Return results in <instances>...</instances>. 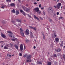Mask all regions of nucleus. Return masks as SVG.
Returning <instances> with one entry per match:
<instances>
[{
    "label": "nucleus",
    "mask_w": 65,
    "mask_h": 65,
    "mask_svg": "<svg viewBox=\"0 0 65 65\" xmlns=\"http://www.w3.org/2000/svg\"><path fill=\"white\" fill-rule=\"evenodd\" d=\"M59 12H57V15H59Z\"/></svg>",
    "instance_id": "a18cd8bd"
},
{
    "label": "nucleus",
    "mask_w": 65,
    "mask_h": 65,
    "mask_svg": "<svg viewBox=\"0 0 65 65\" xmlns=\"http://www.w3.org/2000/svg\"><path fill=\"white\" fill-rule=\"evenodd\" d=\"M49 21H50V22H52V19H50L49 20Z\"/></svg>",
    "instance_id": "a19ab883"
},
{
    "label": "nucleus",
    "mask_w": 65,
    "mask_h": 65,
    "mask_svg": "<svg viewBox=\"0 0 65 65\" xmlns=\"http://www.w3.org/2000/svg\"><path fill=\"white\" fill-rule=\"evenodd\" d=\"M7 56H8V57H11V56H14V55H12V54H7Z\"/></svg>",
    "instance_id": "9b49d317"
},
{
    "label": "nucleus",
    "mask_w": 65,
    "mask_h": 65,
    "mask_svg": "<svg viewBox=\"0 0 65 65\" xmlns=\"http://www.w3.org/2000/svg\"><path fill=\"white\" fill-rule=\"evenodd\" d=\"M64 10H65V8H64Z\"/></svg>",
    "instance_id": "774afa93"
},
{
    "label": "nucleus",
    "mask_w": 65,
    "mask_h": 65,
    "mask_svg": "<svg viewBox=\"0 0 65 65\" xmlns=\"http://www.w3.org/2000/svg\"><path fill=\"white\" fill-rule=\"evenodd\" d=\"M43 14H44V15H45V12H44V11L43 12Z\"/></svg>",
    "instance_id": "13d9d810"
},
{
    "label": "nucleus",
    "mask_w": 65,
    "mask_h": 65,
    "mask_svg": "<svg viewBox=\"0 0 65 65\" xmlns=\"http://www.w3.org/2000/svg\"><path fill=\"white\" fill-rule=\"evenodd\" d=\"M12 23H13V24L14 23V21H12Z\"/></svg>",
    "instance_id": "6e6d98bb"
},
{
    "label": "nucleus",
    "mask_w": 65,
    "mask_h": 65,
    "mask_svg": "<svg viewBox=\"0 0 65 65\" xmlns=\"http://www.w3.org/2000/svg\"><path fill=\"white\" fill-rule=\"evenodd\" d=\"M32 61V60L30 59V57H27L26 59V62L27 63H30Z\"/></svg>",
    "instance_id": "20e7f679"
},
{
    "label": "nucleus",
    "mask_w": 65,
    "mask_h": 65,
    "mask_svg": "<svg viewBox=\"0 0 65 65\" xmlns=\"http://www.w3.org/2000/svg\"><path fill=\"white\" fill-rule=\"evenodd\" d=\"M63 18V17H60L59 18V19H62Z\"/></svg>",
    "instance_id": "c03bdc74"
},
{
    "label": "nucleus",
    "mask_w": 65,
    "mask_h": 65,
    "mask_svg": "<svg viewBox=\"0 0 65 65\" xmlns=\"http://www.w3.org/2000/svg\"><path fill=\"white\" fill-rule=\"evenodd\" d=\"M29 41V40H28L27 39H26L25 40V42H26L27 43V42H28Z\"/></svg>",
    "instance_id": "c756f323"
},
{
    "label": "nucleus",
    "mask_w": 65,
    "mask_h": 65,
    "mask_svg": "<svg viewBox=\"0 0 65 65\" xmlns=\"http://www.w3.org/2000/svg\"><path fill=\"white\" fill-rule=\"evenodd\" d=\"M20 12H21V13H22V14H23L24 15H26V13H25V12L23 11V10H20Z\"/></svg>",
    "instance_id": "1a4fd4ad"
},
{
    "label": "nucleus",
    "mask_w": 65,
    "mask_h": 65,
    "mask_svg": "<svg viewBox=\"0 0 65 65\" xmlns=\"http://www.w3.org/2000/svg\"><path fill=\"white\" fill-rule=\"evenodd\" d=\"M55 50L56 52H59L61 51V49H60V48H59L58 49H55Z\"/></svg>",
    "instance_id": "9d476101"
},
{
    "label": "nucleus",
    "mask_w": 65,
    "mask_h": 65,
    "mask_svg": "<svg viewBox=\"0 0 65 65\" xmlns=\"http://www.w3.org/2000/svg\"><path fill=\"white\" fill-rule=\"evenodd\" d=\"M4 49H8V47H7V46H5L4 47Z\"/></svg>",
    "instance_id": "aec40b11"
},
{
    "label": "nucleus",
    "mask_w": 65,
    "mask_h": 65,
    "mask_svg": "<svg viewBox=\"0 0 65 65\" xmlns=\"http://www.w3.org/2000/svg\"><path fill=\"white\" fill-rule=\"evenodd\" d=\"M63 45V41H61V43L60 44V46L62 47Z\"/></svg>",
    "instance_id": "dca6fc26"
},
{
    "label": "nucleus",
    "mask_w": 65,
    "mask_h": 65,
    "mask_svg": "<svg viewBox=\"0 0 65 65\" xmlns=\"http://www.w3.org/2000/svg\"><path fill=\"white\" fill-rule=\"evenodd\" d=\"M43 38L44 39H45V36H44V35L43 34Z\"/></svg>",
    "instance_id": "a878e982"
},
{
    "label": "nucleus",
    "mask_w": 65,
    "mask_h": 65,
    "mask_svg": "<svg viewBox=\"0 0 65 65\" xmlns=\"http://www.w3.org/2000/svg\"><path fill=\"white\" fill-rule=\"evenodd\" d=\"M19 55H20V56H22V53H20L19 54Z\"/></svg>",
    "instance_id": "79ce46f5"
},
{
    "label": "nucleus",
    "mask_w": 65,
    "mask_h": 65,
    "mask_svg": "<svg viewBox=\"0 0 65 65\" xmlns=\"http://www.w3.org/2000/svg\"><path fill=\"white\" fill-rule=\"evenodd\" d=\"M18 1L19 2H21V1H20V0H18Z\"/></svg>",
    "instance_id": "5fc2aeb1"
},
{
    "label": "nucleus",
    "mask_w": 65,
    "mask_h": 65,
    "mask_svg": "<svg viewBox=\"0 0 65 65\" xmlns=\"http://www.w3.org/2000/svg\"><path fill=\"white\" fill-rule=\"evenodd\" d=\"M36 48V47H35V46H34V49H35Z\"/></svg>",
    "instance_id": "864d4df0"
},
{
    "label": "nucleus",
    "mask_w": 65,
    "mask_h": 65,
    "mask_svg": "<svg viewBox=\"0 0 65 65\" xmlns=\"http://www.w3.org/2000/svg\"><path fill=\"white\" fill-rule=\"evenodd\" d=\"M11 40L12 41H15V39H11Z\"/></svg>",
    "instance_id": "f704fd0d"
},
{
    "label": "nucleus",
    "mask_w": 65,
    "mask_h": 65,
    "mask_svg": "<svg viewBox=\"0 0 65 65\" xmlns=\"http://www.w3.org/2000/svg\"><path fill=\"white\" fill-rule=\"evenodd\" d=\"M7 32L8 33H9L10 34H12V32L10 31H7Z\"/></svg>",
    "instance_id": "412c9836"
},
{
    "label": "nucleus",
    "mask_w": 65,
    "mask_h": 65,
    "mask_svg": "<svg viewBox=\"0 0 65 65\" xmlns=\"http://www.w3.org/2000/svg\"><path fill=\"white\" fill-rule=\"evenodd\" d=\"M34 18H35V19H37V20L38 21H39V18H38V17H37L35 15H34Z\"/></svg>",
    "instance_id": "2eb2a0df"
},
{
    "label": "nucleus",
    "mask_w": 65,
    "mask_h": 65,
    "mask_svg": "<svg viewBox=\"0 0 65 65\" xmlns=\"http://www.w3.org/2000/svg\"><path fill=\"white\" fill-rule=\"evenodd\" d=\"M3 42H4L3 41H0V43H3Z\"/></svg>",
    "instance_id": "ea45409f"
},
{
    "label": "nucleus",
    "mask_w": 65,
    "mask_h": 65,
    "mask_svg": "<svg viewBox=\"0 0 65 65\" xmlns=\"http://www.w3.org/2000/svg\"><path fill=\"white\" fill-rule=\"evenodd\" d=\"M7 2H11V0H6Z\"/></svg>",
    "instance_id": "393cba45"
},
{
    "label": "nucleus",
    "mask_w": 65,
    "mask_h": 65,
    "mask_svg": "<svg viewBox=\"0 0 65 65\" xmlns=\"http://www.w3.org/2000/svg\"><path fill=\"white\" fill-rule=\"evenodd\" d=\"M33 29L35 31H36V27H34L33 28Z\"/></svg>",
    "instance_id": "bb28decb"
},
{
    "label": "nucleus",
    "mask_w": 65,
    "mask_h": 65,
    "mask_svg": "<svg viewBox=\"0 0 65 65\" xmlns=\"http://www.w3.org/2000/svg\"><path fill=\"white\" fill-rule=\"evenodd\" d=\"M25 5L27 7H28V4H26Z\"/></svg>",
    "instance_id": "09e8293b"
},
{
    "label": "nucleus",
    "mask_w": 65,
    "mask_h": 65,
    "mask_svg": "<svg viewBox=\"0 0 65 65\" xmlns=\"http://www.w3.org/2000/svg\"><path fill=\"white\" fill-rule=\"evenodd\" d=\"M32 32H30V35H32Z\"/></svg>",
    "instance_id": "bf43d9fd"
},
{
    "label": "nucleus",
    "mask_w": 65,
    "mask_h": 65,
    "mask_svg": "<svg viewBox=\"0 0 65 65\" xmlns=\"http://www.w3.org/2000/svg\"><path fill=\"white\" fill-rule=\"evenodd\" d=\"M62 8H63V7H61V9H62Z\"/></svg>",
    "instance_id": "338daca9"
},
{
    "label": "nucleus",
    "mask_w": 65,
    "mask_h": 65,
    "mask_svg": "<svg viewBox=\"0 0 65 65\" xmlns=\"http://www.w3.org/2000/svg\"><path fill=\"white\" fill-rule=\"evenodd\" d=\"M57 2H59V0H57Z\"/></svg>",
    "instance_id": "052dcab7"
},
{
    "label": "nucleus",
    "mask_w": 65,
    "mask_h": 65,
    "mask_svg": "<svg viewBox=\"0 0 65 65\" xmlns=\"http://www.w3.org/2000/svg\"><path fill=\"white\" fill-rule=\"evenodd\" d=\"M34 4L35 5H36V4H37V3L35 2L34 3Z\"/></svg>",
    "instance_id": "8fccbe9b"
},
{
    "label": "nucleus",
    "mask_w": 65,
    "mask_h": 65,
    "mask_svg": "<svg viewBox=\"0 0 65 65\" xmlns=\"http://www.w3.org/2000/svg\"><path fill=\"white\" fill-rule=\"evenodd\" d=\"M63 57H65V55H63Z\"/></svg>",
    "instance_id": "4d7b16f0"
},
{
    "label": "nucleus",
    "mask_w": 65,
    "mask_h": 65,
    "mask_svg": "<svg viewBox=\"0 0 65 65\" xmlns=\"http://www.w3.org/2000/svg\"><path fill=\"white\" fill-rule=\"evenodd\" d=\"M29 28H30V29H32L33 28V27L32 26H29Z\"/></svg>",
    "instance_id": "c85d7f7f"
},
{
    "label": "nucleus",
    "mask_w": 65,
    "mask_h": 65,
    "mask_svg": "<svg viewBox=\"0 0 65 65\" xmlns=\"http://www.w3.org/2000/svg\"><path fill=\"white\" fill-rule=\"evenodd\" d=\"M3 24H5V21L4 20H3L2 21Z\"/></svg>",
    "instance_id": "cd10ccee"
},
{
    "label": "nucleus",
    "mask_w": 65,
    "mask_h": 65,
    "mask_svg": "<svg viewBox=\"0 0 65 65\" xmlns=\"http://www.w3.org/2000/svg\"><path fill=\"white\" fill-rule=\"evenodd\" d=\"M40 0H37V1H39Z\"/></svg>",
    "instance_id": "69168bd1"
},
{
    "label": "nucleus",
    "mask_w": 65,
    "mask_h": 65,
    "mask_svg": "<svg viewBox=\"0 0 65 65\" xmlns=\"http://www.w3.org/2000/svg\"><path fill=\"white\" fill-rule=\"evenodd\" d=\"M51 10H52V8L51 7H49L48 9V12H50Z\"/></svg>",
    "instance_id": "4468645a"
},
{
    "label": "nucleus",
    "mask_w": 65,
    "mask_h": 65,
    "mask_svg": "<svg viewBox=\"0 0 65 65\" xmlns=\"http://www.w3.org/2000/svg\"><path fill=\"white\" fill-rule=\"evenodd\" d=\"M54 36H55V37H56V36H57V35H56V32H54Z\"/></svg>",
    "instance_id": "7c9ffc66"
},
{
    "label": "nucleus",
    "mask_w": 65,
    "mask_h": 65,
    "mask_svg": "<svg viewBox=\"0 0 65 65\" xmlns=\"http://www.w3.org/2000/svg\"><path fill=\"white\" fill-rule=\"evenodd\" d=\"M12 12L13 13H15V10L14 9H13L12 10Z\"/></svg>",
    "instance_id": "2f4dec72"
},
{
    "label": "nucleus",
    "mask_w": 65,
    "mask_h": 65,
    "mask_svg": "<svg viewBox=\"0 0 65 65\" xmlns=\"http://www.w3.org/2000/svg\"><path fill=\"white\" fill-rule=\"evenodd\" d=\"M17 22H19V23H22V20L20 19H18L17 20Z\"/></svg>",
    "instance_id": "f8f14e48"
},
{
    "label": "nucleus",
    "mask_w": 65,
    "mask_h": 65,
    "mask_svg": "<svg viewBox=\"0 0 65 65\" xmlns=\"http://www.w3.org/2000/svg\"><path fill=\"white\" fill-rule=\"evenodd\" d=\"M37 64H39V61H37Z\"/></svg>",
    "instance_id": "de8ad7c7"
},
{
    "label": "nucleus",
    "mask_w": 65,
    "mask_h": 65,
    "mask_svg": "<svg viewBox=\"0 0 65 65\" xmlns=\"http://www.w3.org/2000/svg\"><path fill=\"white\" fill-rule=\"evenodd\" d=\"M54 8H55V9H56V8H57V6L56 7V6L55 5L54 7H53Z\"/></svg>",
    "instance_id": "58836bf2"
},
{
    "label": "nucleus",
    "mask_w": 65,
    "mask_h": 65,
    "mask_svg": "<svg viewBox=\"0 0 65 65\" xmlns=\"http://www.w3.org/2000/svg\"><path fill=\"white\" fill-rule=\"evenodd\" d=\"M24 21L25 22H26V21L25 20H24Z\"/></svg>",
    "instance_id": "e2e57ef3"
},
{
    "label": "nucleus",
    "mask_w": 65,
    "mask_h": 65,
    "mask_svg": "<svg viewBox=\"0 0 65 65\" xmlns=\"http://www.w3.org/2000/svg\"><path fill=\"white\" fill-rule=\"evenodd\" d=\"M41 4H40L39 5V7H41Z\"/></svg>",
    "instance_id": "37998d69"
},
{
    "label": "nucleus",
    "mask_w": 65,
    "mask_h": 65,
    "mask_svg": "<svg viewBox=\"0 0 65 65\" xmlns=\"http://www.w3.org/2000/svg\"><path fill=\"white\" fill-rule=\"evenodd\" d=\"M20 12L19 11V10H18L17 11V15H18L19 14V13Z\"/></svg>",
    "instance_id": "5701e85b"
},
{
    "label": "nucleus",
    "mask_w": 65,
    "mask_h": 65,
    "mask_svg": "<svg viewBox=\"0 0 65 65\" xmlns=\"http://www.w3.org/2000/svg\"><path fill=\"white\" fill-rule=\"evenodd\" d=\"M25 49H26V46L25 45H24V50H25Z\"/></svg>",
    "instance_id": "4c0bfd02"
},
{
    "label": "nucleus",
    "mask_w": 65,
    "mask_h": 65,
    "mask_svg": "<svg viewBox=\"0 0 65 65\" xmlns=\"http://www.w3.org/2000/svg\"><path fill=\"white\" fill-rule=\"evenodd\" d=\"M29 33V31L28 29H27L26 30L25 34L26 35H28Z\"/></svg>",
    "instance_id": "6e6552de"
},
{
    "label": "nucleus",
    "mask_w": 65,
    "mask_h": 65,
    "mask_svg": "<svg viewBox=\"0 0 65 65\" xmlns=\"http://www.w3.org/2000/svg\"><path fill=\"white\" fill-rule=\"evenodd\" d=\"M56 14L54 13V15H53V17H54V16H56Z\"/></svg>",
    "instance_id": "603ef678"
},
{
    "label": "nucleus",
    "mask_w": 65,
    "mask_h": 65,
    "mask_svg": "<svg viewBox=\"0 0 65 65\" xmlns=\"http://www.w3.org/2000/svg\"><path fill=\"white\" fill-rule=\"evenodd\" d=\"M17 49L18 51V50L19 48H18V46L20 45V44H19V40L18 39H17Z\"/></svg>",
    "instance_id": "39448f33"
},
{
    "label": "nucleus",
    "mask_w": 65,
    "mask_h": 65,
    "mask_svg": "<svg viewBox=\"0 0 65 65\" xmlns=\"http://www.w3.org/2000/svg\"><path fill=\"white\" fill-rule=\"evenodd\" d=\"M34 10L36 12H37L38 13H39V14H40V13H41V11H40L39 10V9L38 8H35L34 9Z\"/></svg>",
    "instance_id": "f03ea898"
},
{
    "label": "nucleus",
    "mask_w": 65,
    "mask_h": 65,
    "mask_svg": "<svg viewBox=\"0 0 65 65\" xmlns=\"http://www.w3.org/2000/svg\"><path fill=\"white\" fill-rule=\"evenodd\" d=\"M55 40L56 41V42H58L59 40V39L58 38H55Z\"/></svg>",
    "instance_id": "f3484780"
},
{
    "label": "nucleus",
    "mask_w": 65,
    "mask_h": 65,
    "mask_svg": "<svg viewBox=\"0 0 65 65\" xmlns=\"http://www.w3.org/2000/svg\"><path fill=\"white\" fill-rule=\"evenodd\" d=\"M19 26H21V25H20V24H19Z\"/></svg>",
    "instance_id": "680f3d73"
},
{
    "label": "nucleus",
    "mask_w": 65,
    "mask_h": 65,
    "mask_svg": "<svg viewBox=\"0 0 65 65\" xmlns=\"http://www.w3.org/2000/svg\"><path fill=\"white\" fill-rule=\"evenodd\" d=\"M54 57H57V55H56V54H54Z\"/></svg>",
    "instance_id": "72a5a7b5"
},
{
    "label": "nucleus",
    "mask_w": 65,
    "mask_h": 65,
    "mask_svg": "<svg viewBox=\"0 0 65 65\" xmlns=\"http://www.w3.org/2000/svg\"><path fill=\"white\" fill-rule=\"evenodd\" d=\"M47 65H52V62H48L47 64Z\"/></svg>",
    "instance_id": "6ab92c4d"
},
{
    "label": "nucleus",
    "mask_w": 65,
    "mask_h": 65,
    "mask_svg": "<svg viewBox=\"0 0 65 65\" xmlns=\"http://www.w3.org/2000/svg\"><path fill=\"white\" fill-rule=\"evenodd\" d=\"M10 5L11 6L13 7L14 6H15V5L14 4V3H12L10 4Z\"/></svg>",
    "instance_id": "a211bd4d"
},
{
    "label": "nucleus",
    "mask_w": 65,
    "mask_h": 65,
    "mask_svg": "<svg viewBox=\"0 0 65 65\" xmlns=\"http://www.w3.org/2000/svg\"><path fill=\"white\" fill-rule=\"evenodd\" d=\"M3 46V45H2V47Z\"/></svg>",
    "instance_id": "0e129e2a"
},
{
    "label": "nucleus",
    "mask_w": 65,
    "mask_h": 65,
    "mask_svg": "<svg viewBox=\"0 0 65 65\" xmlns=\"http://www.w3.org/2000/svg\"><path fill=\"white\" fill-rule=\"evenodd\" d=\"M27 54H26L24 55V57H27Z\"/></svg>",
    "instance_id": "c9c22d12"
},
{
    "label": "nucleus",
    "mask_w": 65,
    "mask_h": 65,
    "mask_svg": "<svg viewBox=\"0 0 65 65\" xmlns=\"http://www.w3.org/2000/svg\"><path fill=\"white\" fill-rule=\"evenodd\" d=\"M20 33L21 34V35L23 37H24V30L22 28H21L20 29Z\"/></svg>",
    "instance_id": "7ed1b4c3"
},
{
    "label": "nucleus",
    "mask_w": 65,
    "mask_h": 65,
    "mask_svg": "<svg viewBox=\"0 0 65 65\" xmlns=\"http://www.w3.org/2000/svg\"><path fill=\"white\" fill-rule=\"evenodd\" d=\"M8 36L10 37H12V34H9L8 35Z\"/></svg>",
    "instance_id": "4be33fe9"
},
{
    "label": "nucleus",
    "mask_w": 65,
    "mask_h": 65,
    "mask_svg": "<svg viewBox=\"0 0 65 65\" xmlns=\"http://www.w3.org/2000/svg\"><path fill=\"white\" fill-rule=\"evenodd\" d=\"M6 5H3V6H2L1 7V8H2L3 9H4V7H6Z\"/></svg>",
    "instance_id": "b1692460"
},
{
    "label": "nucleus",
    "mask_w": 65,
    "mask_h": 65,
    "mask_svg": "<svg viewBox=\"0 0 65 65\" xmlns=\"http://www.w3.org/2000/svg\"><path fill=\"white\" fill-rule=\"evenodd\" d=\"M27 15H28V17H29V18H32V17L30 15H29V14H28Z\"/></svg>",
    "instance_id": "473e14b6"
},
{
    "label": "nucleus",
    "mask_w": 65,
    "mask_h": 65,
    "mask_svg": "<svg viewBox=\"0 0 65 65\" xmlns=\"http://www.w3.org/2000/svg\"><path fill=\"white\" fill-rule=\"evenodd\" d=\"M23 9L25 11H26L27 12H28L30 11V9H28V8L24 6L23 8Z\"/></svg>",
    "instance_id": "f257e3e1"
},
{
    "label": "nucleus",
    "mask_w": 65,
    "mask_h": 65,
    "mask_svg": "<svg viewBox=\"0 0 65 65\" xmlns=\"http://www.w3.org/2000/svg\"><path fill=\"white\" fill-rule=\"evenodd\" d=\"M1 35L2 37L3 38H5L6 36H5V35L3 34V33H1Z\"/></svg>",
    "instance_id": "ddd939ff"
},
{
    "label": "nucleus",
    "mask_w": 65,
    "mask_h": 65,
    "mask_svg": "<svg viewBox=\"0 0 65 65\" xmlns=\"http://www.w3.org/2000/svg\"><path fill=\"white\" fill-rule=\"evenodd\" d=\"M61 3H58L57 5L56 6L58 9H59L60 8V7H61Z\"/></svg>",
    "instance_id": "423d86ee"
},
{
    "label": "nucleus",
    "mask_w": 65,
    "mask_h": 65,
    "mask_svg": "<svg viewBox=\"0 0 65 65\" xmlns=\"http://www.w3.org/2000/svg\"><path fill=\"white\" fill-rule=\"evenodd\" d=\"M41 9L42 10L43 9H44V7H42L41 8Z\"/></svg>",
    "instance_id": "49530a36"
},
{
    "label": "nucleus",
    "mask_w": 65,
    "mask_h": 65,
    "mask_svg": "<svg viewBox=\"0 0 65 65\" xmlns=\"http://www.w3.org/2000/svg\"><path fill=\"white\" fill-rule=\"evenodd\" d=\"M20 48L21 51H22L23 49V44H21L20 45Z\"/></svg>",
    "instance_id": "0eeeda50"
},
{
    "label": "nucleus",
    "mask_w": 65,
    "mask_h": 65,
    "mask_svg": "<svg viewBox=\"0 0 65 65\" xmlns=\"http://www.w3.org/2000/svg\"><path fill=\"white\" fill-rule=\"evenodd\" d=\"M14 47H15L16 48H17V45H14Z\"/></svg>",
    "instance_id": "3c124183"
},
{
    "label": "nucleus",
    "mask_w": 65,
    "mask_h": 65,
    "mask_svg": "<svg viewBox=\"0 0 65 65\" xmlns=\"http://www.w3.org/2000/svg\"><path fill=\"white\" fill-rule=\"evenodd\" d=\"M41 64V61H40L39 62V64L40 65Z\"/></svg>",
    "instance_id": "e433bc0d"
}]
</instances>
